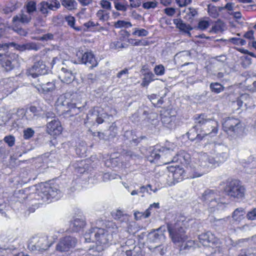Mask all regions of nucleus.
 Listing matches in <instances>:
<instances>
[{
	"mask_svg": "<svg viewBox=\"0 0 256 256\" xmlns=\"http://www.w3.org/2000/svg\"><path fill=\"white\" fill-rule=\"evenodd\" d=\"M90 232L94 233L95 242L97 246H101V249L103 250L112 240L114 236L118 233V228L115 223L110 222L106 229L92 228Z\"/></svg>",
	"mask_w": 256,
	"mask_h": 256,
	"instance_id": "1",
	"label": "nucleus"
},
{
	"mask_svg": "<svg viewBox=\"0 0 256 256\" xmlns=\"http://www.w3.org/2000/svg\"><path fill=\"white\" fill-rule=\"evenodd\" d=\"M212 163L207 154H198L191 164L186 166V171L190 174V178L199 177L208 172Z\"/></svg>",
	"mask_w": 256,
	"mask_h": 256,
	"instance_id": "2",
	"label": "nucleus"
},
{
	"mask_svg": "<svg viewBox=\"0 0 256 256\" xmlns=\"http://www.w3.org/2000/svg\"><path fill=\"white\" fill-rule=\"evenodd\" d=\"M60 196V191L58 184L46 182L40 185L33 197L38 201L48 203L53 199L58 200Z\"/></svg>",
	"mask_w": 256,
	"mask_h": 256,
	"instance_id": "3",
	"label": "nucleus"
},
{
	"mask_svg": "<svg viewBox=\"0 0 256 256\" xmlns=\"http://www.w3.org/2000/svg\"><path fill=\"white\" fill-rule=\"evenodd\" d=\"M224 184V192L228 196L236 201L244 198L246 188L240 180L228 179Z\"/></svg>",
	"mask_w": 256,
	"mask_h": 256,
	"instance_id": "4",
	"label": "nucleus"
},
{
	"mask_svg": "<svg viewBox=\"0 0 256 256\" xmlns=\"http://www.w3.org/2000/svg\"><path fill=\"white\" fill-rule=\"evenodd\" d=\"M194 120L198 124L200 130L204 134V137L216 136L218 131V122L214 119L208 118L205 114H196Z\"/></svg>",
	"mask_w": 256,
	"mask_h": 256,
	"instance_id": "5",
	"label": "nucleus"
},
{
	"mask_svg": "<svg viewBox=\"0 0 256 256\" xmlns=\"http://www.w3.org/2000/svg\"><path fill=\"white\" fill-rule=\"evenodd\" d=\"M188 222L178 220L174 224H168L167 228L172 242L174 243L183 242L187 238L186 230Z\"/></svg>",
	"mask_w": 256,
	"mask_h": 256,
	"instance_id": "6",
	"label": "nucleus"
},
{
	"mask_svg": "<svg viewBox=\"0 0 256 256\" xmlns=\"http://www.w3.org/2000/svg\"><path fill=\"white\" fill-rule=\"evenodd\" d=\"M199 242L204 246L214 249V252L222 250V242L219 238L210 232L202 233L198 236Z\"/></svg>",
	"mask_w": 256,
	"mask_h": 256,
	"instance_id": "7",
	"label": "nucleus"
},
{
	"mask_svg": "<svg viewBox=\"0 0 256 256\" xmlns=\"http://www.w3.org/2000/svg\"><path fill=\"white\" fill-rule=\"evenodd\" d=\"M18 55L13 52L0 54V66L6 72L13 70L18 62Z\"/></svg>",
	"mask_w": 256,
	"mask_h": 256,
	"instance_id": "8",
	"label": "nucleus"
},
{
	"mask_svg": "<svg viewBox=\"0 0 256 256\" xmlns=\"http://www.w3.org/2000/svg\"><path fill=\"white\" fill-rule=\"evenodd\" d=\"M222 128L228 134H234L238 132L241 127L240 121L239 119L228 117L226 118L222 124Z\"/></svg>",
	"mask_w": 256,
	"mask_h": 256,
	"instance_id": "9",
	"label": "nucleus"
},
{
	"mask_svg": "<svg viewBox=\"0 0 256 256\" xmlns=\"http://www.w3.org/2000/svg\"><path fill=\"white\" fill-rule=\"evenodd\" d=\"M104 120L101 116L98 106H94L90 109L88 113L86 118L84 120L85 124H89L92 126H94L96 123L98 125L102 124Z\"/></svg>",
	"mask_w": 256,
	"mask_h": 256,
	"instance_id": "10",
	"label": "nucleus"
},
{
	"mask_svg": "<svg viewBox=\"0 0 256 256\" xmlns=\"http://www.w3.org/2000/svg\"><path fill=\"white\" fill-rule=\"evenodd\" d=\"M63 128L60 121L57 118H54L46 124V132L48 134L56 138L62 134Z\"/></svg>",
	"mask_w": 256,
	"mask_h": 256,
	"instance_id": "11",
	"label": "nucleus"
},
{
	"mask_svg": "<svg viewBox=\"0 0 256 256\" xmlns=\"http://www.w3.org/2000/svg\"><path fill=\"white\" fill-rule=\"evenodd\" d=\"M169 172L172 174L173 179L177 182L181 181L186 178H190V174L186 171V170L180 167L179 166H170L167 167Z\"/></svg>",
	"mask_w": 256,
	"mask_h": 256,
	"instance_id": "12",
	"label": "nucleus"
},
{
	"mask_svg": "<svg viewBox=\"0 0 256 256\" xmlns=\"http://www.w3.org/2000/svg\"><path fill=\"white\" fill-rule=\"evenodd\" d=\"M217 196V193L214 190H207L202 194L200 198L203 202L212 208L219 203V200L216 198Z\"/></svg>",
	"mask_w": 256,
	"mask_h": 256,
	"instance_id": "13",
	"label": "nucleus"
},
{
	"mask_svg": "<svg viewBox=\"0 0 256 256\" xmlns=\"http://www.w3.org/2000/svg\"><path fill=\"white\" fill-rule=\"evenodd\" d=\"M77 243L76 238L67 236L62 238L56 245L57 250L63 252H67L71 248H74Z\"/></svg>",
	"mask_w": 256,
	"mask_h": 256,
	"instance_id": "14",
	"label": "nucleus"
},
{
	"mask_svg": "<svg viewBox=\"0 0 256 256\" xmlns=\"http://www.w3.org/2000/svg\"><path fill=\"white\" fill-rule=\"evenodd\" d=\"M64 110L62 114L65 117H72L78 114L80 112V108L78 107L76 103L73 102L72 100L70 102L64 100L62 102Z\"/></svg>",
	"mask_w": 256,
	"mask_h": 256,
	"instance_id": "15",
	"label": "nucleus"
},
{
	"mask_svg": "<svg viewBox=\"0 0 256 256\" xmlns=\"http://www.w3.org/2000/svg\"><path fill=\"white\" fill-rule=\"evenodd\" d=\"M190 155L184 150H179L172 158L171 160L164 163L165 164L172 162H179L182 164L186 165V166L191 164Z\"/></svg>",
	"mask_w": 256,
	"mask_h": 256,
	"instance_id": "16",
	"label": "nucleus"
},
{
	"mask_svg": "<svg viewBox=\"0 0 256 256\" xmlns=\"http://www.w3.org/2000/svg\"><path fill=\"white\" fill-rule=\"evenodd\" d=\"M198 124L194 122V126L187 132L188 140L192 142L195 141L196 142H200L204 138V134L201 132Z\"/></svg>",
	"mask_w": 256,
	"mask_h": 256,
	"instance_id": "17",
	"label": "nucleus"
},
{
	"mask_svg": "<svg viewBox=\"0 0 256 256\" xmlns=\"http://www.w3.org/2000/svg\"><path fill=\"white\" fill-rule=\"evenodd\" d=\"M46 66L42 60H39L34 63V65L28 70V74L33 78L44 74L46 72Z\"/></svg>",
	"mask_w": 256,
	"mask_h": 256,
	"instance_id": "18",
	"label": "nucleus"
},
{
	"mask_svg": "<svg viewBox=\"0 0 256 256\" xmlns=\"http://www.w3.org/2000/svg\"><path fill=\"white\" fill-rule=\"evenodd\" d=\"M80 61L82 64H90L91 68L96 66L98 64L95 56L91 52H86L83 54Z\"/></svg>",
	"mask_w": 256,
	"mask_h": 256,
	"instance_id": "19",
	"label": "nucleus"
},
{
	"mask_svg": "<svg viewBox=\"0 0 256 256\" xmlns=\"http://www.w3.org/2000/svg\"><path fill=\"white\" fill-rule=\"evenodd\" d=\"M32 16L30 14L24 13L22 11V13L19 15H16L14 16L12 18L13 24L16 25L18 22H21L22 24H28L32 20Z\"/></svg>",
	"mask_w": 256,
	"mask_h": 256,
	"instance_id": "20",
	"label": "nucleus"
},
{
	"mask_svg": "<svg viewBox=\"0 0 256 256\" xmlns=\"http://www.w3.org/2000/svg\"><path fill=\"white\" fill-rule=\"evenodd\" d=\"M174 24L176 25V28L180 31L190 34V31L192 30V28L189 24L184 23L181 19L176 18L174 20Z\"/></svg>",
	"mask_w": 256,
	"mask_h": 256,
	"instance_id": "21",
	"label": "nucleus"
},
{
	"mask_svg": "<svg viewBox=\"0 0 256 256\" xmlns=\"http://www.w3.org/2000/svg\"><path fill=\"white\" fill-rule=\"evenodd\" d=\"M244 101H248L244 102V105L246 107L250 106L253 102L252 98H250L248 94H243L240 96V98H238L236 100L237 104L238 106L241 107Z\"/></svg>",
	"mask_w": 256,
	"mask_h": 256,
	"instance_id": "22",
	"label": "nucleus"
},
{
	"mask_svg": "<svg viewBox=\"0 0 256 256\" xmlns=\"http://www.w3.org/2000/svg\"><path fill=\"white\" fill-rule=\"evenodd\" d=\"M162 123L168 128L176 126V116H164L162 118Z\"/></svg>",
	"mask_w": 256,
	"mask_h": 256,
	"instance_id": "23",
	"label": "nucleus"
},
{
	"mask_svg": "<svg viewBox=\"0 0 256 256\" xmlns=\"http://www.w3.org/2000/svg\"><path fill=\"white\" fill-rule=\"evenodd\" d=\"M86 224L85 221L79 218L75 219L72 226V229L73 232H78L84 228Z\"/></svg>",
	"mask_w": 256,
	"mask_h": 256,
	"instance_id": "24",
	"label": "nucleus"
},
{
	"mask_svg": "<svg viewBox=\"0 0 256 256\" xmlns=\"http://www.w3.org/2000/svg\"><path fill=\"white\" fill-rule=\"evenodd\" d=\"M143 76L141 83V86L143 87L148 86L151 82L154 80V75L152 72H146Z\"/></svg>",
	"mask_w": 256,
	"mask_h": 256,
	"instance_id": "25",
	"label": "nucleus"
},
{
	"mask_svg": "<svg viewBox=\"0 0 256 256\" xmlns=\"http://www.w3.org/2000/svg\"><path fill=\"white\" fill-rule=\"evenodd\" d=\"M62 71L64 74L60 76L62 81L66 84L70 83L73 80V75L71 72H68L66 68H62Z\"/></svg>",
	"mask_w": 256,
	"mask_h": 256,
	"instance_id": "26",
	"label": "nucleus"
},
{
	"mask_svg": "<svg viewBox=\"0 0 256 256\" xmlns=\"http://www.w3.org/2000/svg\"><path fill=\"white\" fill-rule=\"evenodd\" d=\"M26 12L32 16L34 12L36 10V3L34 1L30 0L24 6Z\"/></svg>",
	"mask_w": 256,
	"mask_h": 256,
	"instance_id": "27",
	"label": "nucleus"
},
{
	"mask_svg": "<svg viewBox=\"0 0 256 256\" xmlns=\"http://www.w3.org/2000/svg\"><path fill=\"white\" fill-rule=\"evenodd\" d=\"M128 42L132 46H146L150 44V42L146 40L130 38Z\"/></svg>",
	"mask_w": 256,
	"mask_h": 256,
	"instance_id": "28",
	"label": "nucleus"
},
{
	"mask_svg": "<svg viewBox=\"0 0 256 256\" xmlns=\"http://www.w3.org/2000/svg\"><path fill=\"white\" fill-rule=\"evenodd\" d=\"M63 6L68 10H72L76 8L77 3L75 0H61Z\"/></svg>",
	"mask_w": 256,
	"mask_h": 256,
	"instance_id": "29",
	"label": "nucleus"
},
{
	"mask_svg": "<svg viewBox=\"0 0 256 256\" xmlns=\"http://www.w3.org/2000/svg\"><path fill=\"white\" fill-rule=\"evenodd\" d=\"M210 88L212 92L214 94H219L224 90V87L218 82H212L210 84Z\"/></svg>",
	"mask_w": 256,
	"mask_h": 256,
	"instance_id": "30",
	"label": "nucleus"
},
{
	"mask_svg": "<svg viewBox=\"0 0 256 256\" xmlns=\"http://www.w3.org/2000/svg\"><path fill=\"white\" fill-rule=\"evenodd\" d=\"M10 46H15L16 48L20 51H24L26 50H30L33 49V44L31 43H28L23 44H18L14 42L9 43Z\"/></svg>",
	"mask_w": 256,
	"mask_h": 256,
	"instance_id": "31",
	"label": "nucleus"
},
{
	"mask_svg": "<svg viewBox=\"0 0 256 256\" xmlns=\"http://www.w3.org/2000/svg\"><path fill=\"white\" fill-rule=\"evenodd\" d=\"M39 86L44 92H51L55 88L54 84L50 82H47L46 84L42 83L39 84Z\"/></svg>",
	"mask_w": 256,
	"mask_h": 256,
	"instance_id": "32",
	"label": "nucleus"
},
{
	"mask_svg": "<svg viewBox=\"0 0 256 256\" xmlns=\"http://www.w3.org/2000/svg\"><path fill=\"white\" fill-rule=\"evenodd\" d=\"M232 218L236 222H240L244 218V211L242 209L236 208L232 213Z\"/></svg>",
	"mask_w": 256,
	"mask_h": 256,
	"instance_id": "33",
	"label": "nucleus"
},
{
	"mask_svg": "<svg viewBox=\"0 0 256 256\" xmlns=\"http://www.w3.org/2000/svg\"><path fill=\"white\" fill-rule=\"evenodd\" d=\"M160 158V154L156 151H152L148 156V160L151 163H156Z\"/></svg>",
	"mask_w": 256,
	"mask_h": 256,
	"instance_id": "34",
	"label": "nucleus"
},
{
	"mask_svg": "<svg viewBox=\"0 0 256 256\" xmlns=\"http://www.w3.org/2000/svg\"><path fill=\"white\" fill-rule=\"evenodd\" d=\"M96 16L100 20L103 22L107 20L109 18L108 14L102 10H100L98 11Z\"/></svg>",
	"mask_w": 256,
	"mask_h": 256,
	"instance_id": "35",
	"label": "nucleus"
},
{
	"mask_svg": "<svg viewBox=\"0 0 256 256\" xmlns=\"http://www.w3.org/2000/svg\"><path fill=\"white\" fill-rule=\"evenodd\" d=\"M132 24L130 22H126L124 20H119L114 23V26L116 28H129L132 26Z\"/></svg>",
	"mask_w": 256,
	"mask_h": 256,
	"instance_id": "36",
	"label": "nucleus"
},
{
	"mask_svg": "<svg viewBox=\"0 0 256 256\" xmlns=\"http://www.w3.org/2000/svg\"><path fill=\"white\" fill-rule=\"evenodd\" d=\"M23 137L24 140H29L32 138L34 134V131L30 128H27L24 130Z\"/></svg>",
	"mask_w": 256,
	"mask_h": 256,
	"instance_id": "37",
	"label": "nucleus"
},
{
	"mask_svg": "<svg viewBox=\"0 0 256 256\" xmlns=\"http://www.w3.org/2000/svg\"><path fill=\"white\" fill-rule=\"evenodd\" d=\"M150 212L149 209H147L144 212H136L134 213V216L136 220L140 219L141 218H147L150 216Z\"/></svg>",
	"mask_w": 256,
	"mask_h": 256,
	"instance_id": "38",
	"label": "nucleus"
},
{
	"mask_svg": "<svg viewBox=\"0 0 256 256\" xmlns=\"http://www.w3.org/2000/svg\"><path fill=\"white\" fill-rule=\"evenodd\" d=\"M148 30L144 28H136L132 34L134 36H148Z\"/></svg>",
	"mask_w": 256,
	"mask_h": 256,
	"instance_id": "39",
	"label": "nucleus"
},
{
	"mask_svg": "<svg viewBox=\"0 0 256 256\" xmlns=\"http://www.w3.org/2000/svg\"><path fill=\"white\" fill-rule=\"evenodd\" d=\"M64 19L67 22L68 24L71 28L76 30L77 28H75V22H76V19L74 16L68 15L65 16Z\"/></svg>",
	"mask_w": 256,
	"mask_h": 256,
	"instance_id": "40",
	"label": "nucleus"
},
{
	"mask_svg": "<svg viewBox=\"0 0 256 256\" xmlns=\"http://www.w3.org/2000/svg\"><path fill=\"white\" fill-rule=\"evenodd\" d=\"M223 24L220 22H216L212 26V30L214 33H218L223 30Z\"/></svg>",
	"mask_w": 256,
	"mask_h": 256,
	"instance_id": "41",
	"label": "nucleus"
},
{
	"mask_svg": "<svg viewBox=\"0 0 256 256\" xmlns=\"http://www.w3.org/2000/svg\"><path fill=\"white\" fill-rule=\"evenodd\" d=\"M154 72L156 76H162L165 73V68L163 65H156L154 68Z\"/></svg>",
	"mask_w": 256,
	"mask_h": 256,
	"instance_id": "42",
	"label": "nucleus"
},
{
	"mask_svg": "<svg viewBox=\"0 0 256 256\" xmlns=\"http://www.w3.org/2000/svg\"><path fill=\"white\" fill-rule=\"evenodd\" d=\"M4 140L10 147L14 146L15 144V138L12 135L6 136Z\"/></svg>",
	"mask_w": 256,
	"mask_h": 256,
	"instance_id": "43",
	"label": "nucleus"
},
{
	"mask_svg": "<svg viewBox=\"0 0 256 256\" xmlns=\"http://www.w3.org/2000/svg\"><path fill=\"white\" fill-rule=\"evenodd\" d=\"M158 2L156 1L146 2L142 4V8L144 9L154 8L157 6Z\"/></svg>",
	"mask_w": 256,
	"mask_h": 256,
	"instance_id": "44",
	"label": "nucleus"
},
{
	"mask_svg": "<svg viewBox=\"0 0 256 256\" xmlns=\"http://www.w3.org/2000/svg\"><path fill=\"white\" fill-rule=\"evenodd\" d=\"M48 2L43 1L40 3V11L42 14H47L48 12Z\"/></svg>",
	"mask_w": 256,
	"mask_h": 256,
	"instance_id": "45",
	"label": "nucleus"
},
{
	"mask_svg": "<svg viewBox=\"0 0 256 256\" xmlns=\"http://www.w3.org/2000/svg\"><path fill=\"white\" fill-rule=\"evenodd\" d=\"M210 26V22L208 20H202L198 23V27L200 30H205Z\"/></svg>",
	"mask_w": 256,
	"mask_h": 256,
	"instance_id": "46",
	"label": "nucleus"
},
{
	"mask_svg": "<svg viewBox=\"0 0 256 256\" xmlns=\"http://www.w3.org/2000/svg\"><path fill=\"white\" fill-rule=\"evenodd\" d=\"M242 65L243 66L246 67L250 65L252 63V58L248 56H244L241 58Z\"/></svg>",
	"mask_w": 256,
	"mask_h": 256,
	"instance_id": "47",
	"label": "nucleus"
},
{
	"mask_svg": "<svg viewBox=\"0 0 256 256\" xmlns=\"http://www.w3.org/2000/svg\"><path fill=\"white\" fill-rule=\"evenodd\" d=\"M232 42L234 44L244 46L246 44V41L242 38H234L232 39Z\"/></svg>",
	"mask_w": 256,
	"mask_h": 256,
	"instance_id": "48",
	"label": "nucleus"
},
{
	"mask_svg": "<svg viewBox=\"0 0 256 256\" xmlns=\"http://www.w3.org/2000/svg\"><path fill=\"white\" fill-rule=\"evenodd\" d=\"M98 24L96 22L95 24L94 22L92 20H89L88 22H85L84 24V26L86 28L85 30H90L91 28H94L96 26H98Z\"/></svg>",
	"mask_w": 256,
	"mask_h": 256,
	"instance_id": "49",
	"label": "nucleus"
},
{
	"mask_svg": "<svg viewBox=\"0 0 256 256\" xmlns=\"http://www.w3.org/2000/svg\"><path fill=\"white\" fill-rule=\"evenodd\" d=\"M238 256H256V248L248 249V254L241 253Z\"/></svg>",
	"mask_w": 256,
	"mask_h": 256,
	"instance_id": "50",
	"label": "nucleus"
},
{
	"mask_svg": "<svg viewBox=\"0 0 256 256\" xmlns=\"http://www.w3.org/2000/svg\"><path fill=\"white\" fill-rule=\"evenodd\" d=\"M244 38L249 40H254V31L253 30L247 31L244 34Z\"/></svg>",
	"mask_w": 256,
	"mask_h": 256,
	"instance_id": "51",
	"label": "nucleus"
},
{
	"mask_svg": "<svg viewBox=\"0 0 256 256\" xmlns=\"http://www.w3.org/2000/svg\"><path fill=\"white\" fill-rule=\"evenodd\" d=\"M187 14L190 19H192L198 14V12L195 8H190Z\"/></svg>",
	"mask_w": 256,
	"mask_h": 256,
	"instance_id": "52",
	"label": "nucleus"
},
{
	"mask_svg": "<svg viewBox=\"0 0 256 256\" xmlns=\"http://www.w3.org/2000/svg\"><path fill=\"white\" fill-rule=\"evenodd\" d=\"M100 4L101 6L104 9L109 10L111 8V4L108 0H102L100 2Z\"/></svg>",
	"mask_w": 256,
	"mask_h": 256,
	"instance_id": "53",
	"label": "nucleus"
},
{
	"mask_svg": "<svg viewBox=\"0 0 256 256\" xmlns=\"http://www.w3.org/2000/svg\"><path fill=\"white\" fill-rule=\"evenodd\" d=\"M246 216L248 220H256V208H254L247 214Z\"/></svg>",
	"mask_w": 256,
	"mask_h": 256,
	"instance_id": "54",
	"label": "nucleus"
},
{
	"mask_svg": "<svg viewBox=\"0 0 256 256\" xmlns=\"http://www.w3.org/2000/svg\"><path fill=\"white\" fill-rule=\"evenodd\" d=\"M114 6L115 8L118 10L124 12L127 10V6L123 4L118 2H115Z\"/></svg>",
	"mask_w": 256,
	"mask_h": 256,
	"instance_id": "55",
	"label": "nucleus"
},
{
	"mask_svg": "<svg viewBox=\"0 0 256 256\" xmlns=\"http://www.w3.org/2000/svg\"><path fill=\"white\" fill-rule=\"evenodd\" d=\"M177 4L180 6H184L192 2V0H176Z\"/></svg>",
	"mask_w": 256,
	"mask_h": 256,
	"instance_id": "56",
	"label": "nucleus"
},
{
	"mask_svg": "<svg viewBox=\"0 0 256 256\" xmlns=\"http://www.w3.org/2000/svg\"><path fill=\"white\" fill-rule=\"evenodd\" d=\"M164 12L166 15L172 16L174 14L176 10L173 8H166L164 10Z\"/></svg>",
	"mask_w": 256,
	"mask_h": 256,
	"instance_id": "57",
	"label": "nucleus"
},
{
	"mask_svg": "<svg viewBox=\"0 0 256 256\" xmlns=\"http://www.w3.org/2000/svg\"><path fill=\"white\" fill-rule=\"evenodd\" d=\"M17 8H18V6H17L16 4H15L12 6H6V8H4V10L6 13H8V12H14Z\"/></svg>",
	"mask_w": 256,
	"mask_h": 256,
	"instance_id": "58",
	"label": "nucleus"
},
{
	"mask_svg": "<svg viewBox=\"0 0 256 256\" xmlns=\"http://www.w3.org/2000/svg\"><path fill=\"white\" fill-rule=\"evenodd\" d=\"M247 90L251 92H256V81H254L252 84L247 86Z\"/></svg>",
	"mask_w": 256,
	"mask_h": 256,
	"instance_id": "59",
	"label": "nucleus"
},
{
	"mask_svg": "<svg viewBox=\"0 0 256 256\" xmlns=\"http://www.w3.org/2000/svg\"><path fill=\"white\" fill-rule=\"evenodd\" d=\"M141 0H132V1L130 2V6L132 8L139 7L141 4Z\"/></svg>",
	"mask_w": 256,
	"mask_h": 256,
	"instance_id": "60",
	"label": "nucleus"
},
{
	"mask_svg": "<svg viewBox=\"0 0 256 256\" xmlns=\"http://www.w3.org/2000/svg\"><path fill=\"white\" fill-rule=\"evenodd\" d=\"M90 230H91V228L90 230H89L88 232H86L84 234L85 240H86V242H90L92 241V240L91 239V236L92 234H94V233H91Z\"/></svg>",
	"mask_w": 256,
	"mask_h": 256,
	"instance_id": "61",
	"label": "nucleus"
},
{
	"mask_svg": "<svg viewBox=\"0 0 256 256\" xmlns=\"http://www.w3.org/2000/svg\"><path fill=\"white\" fill-rule=\"evenodd\" d=\"M9 252L8 249L0 248V256H8Z\"/></svg>",
	"mask_w": 256,
	"mask_h": 256,
	"instance_id": "62",
	"label": "nucleus"
},
{
	"mask_svg": "<svg viewBox=\"0 0 256 256\" xmlns=\"http://www.w3.org/2000/svg\"><path fill=\"white\" fill-rule=\"evenodd\" d=\"M122 212L120 210H116V214H113V217L114 219L118 220L120 219L123 216Z\"/></svg>",
	"mask_w": 256,
	"mask_h": 256,
	"instance_id": "63",
	"label": "nucleus"
},
{
	"mask_svg": "<svg viewBox=\"0 0 256 256\" xmlns=\"http://www.w3.org/2000/svg\"><path fill=\"white\" fill-rule=\"evenodd\" d=\"M53 38H54V36L52 34L48 33V34L43 35V36L42 37L41 39L42 40H52Z\"/></svg>",
	"mask_w": 256,
	"mask_h": 256,
	"instance_id": "64",
	"label": "nucleus"
}]
</instances>
